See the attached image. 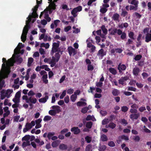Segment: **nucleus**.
Returning <instances> with one entry per match:
<instances>
[{"mask_svg":"<svg viewBox=\"0 0 151 151\" xmlns=\"http://www.w3.org/2000/svg\"><path fill=\"white\" fill-rule=\"evenodd\" d=\"M37 4L32 9V13L29 14L28 17L27 18V20L26 21V25L24 28L21 36V39L23 42H24L26 39L28 31V28L29 27V23L31 21H32V23H33L35 21V19H32V18H35L38 17V15L37 14L36 12L38 7V4L40 3V2L38 0H37Z\"/></svg>","mask_w":151,"mask_h":151,"instance_id":"f257e3e1","label":"nucleus"},{"mask_svg":"<svg viewBox=\"0 0 151 151\" xmlns=\"http://www.w3.org/2000/svg\"><path fill=\"white\" fill-rule=\"evenodd\" d=\"M17 54L14 53L12 58L9 59L6 66L5 63L2 64V70H4V73L9 74L10 72V67L13 65L14 63L16 62L17 64L21 63L22 61V59L19 57H15Z\"/></svg>","mask_w":151,"mask_h":151,"instance_id":"f03ea898","label":"nucleus"},{"mask_svg":"<svg viewBox=\"0 0 151 151\" xmlns=\"http://www.w3.org/2000/svg\"><path fill=\"white\" fill-rule=\"evenodd\" d=\"M55 8V4H50L47 8H46L43 12H41L40 16V17L41 18V17L43 14L44 15V18L48 22H50L51 20V18L49 17L48 13L49 12V14L51 13L53 10H54Z\"/></svg>","mask_w":151,"mask_h":151,"instance_id":"7ed1b4c3","label":"nucleus"},{"mask_svg":"<svg viewBox=\"0 0 151 151\" xmlns=\"http://www.w3.org/2000/svg\"><path fill=\"white\" fill-rule=\"evenodd\" d=\"M13 92L12 89H8L6 90H2L1 91V99L2 100L5 97L8 98L12 96V93Z\"/></svg>","mask_w":151,"mask_h":151,"instance_id":"20e7f679","label":"nucleus"},{"mask_svg":"<svg viewBox=\"0 0 151 151\" xmlns=\"http://www.w3.org/2000/svg\"><path fill=\"white\" fill-rule=\"evenodd\" d=\"M4 70H2V67L0 71V90L2 89L4 84V78L7 77L9 74L4 73Z\"/></svg>","mask_w":151,"mask_h":151,"instance_id":"39448f33","label":"nucleus"},{"mask_svg":"<svg viewBox=\"0 0 151 151\" xmlns=\"http://www.w3.org/2000/svg\"><path fill=\"white\" fill-rule=\"evenodd\" d=\"M82 8L81 6H78L74 8L72 11L71 13L72 14L74 17H76L77 16V13L81 11Z\"/></svg>","mask_w":151,"mask_h":151,"instance_id":"423d86ee","label":"nucleus"},{"mask_svg":"<svg viewBox=\"0 0 151 151\" xmlns=\"http://www.w3.org/2000/svg\"><path fill=\"white\" fill-rule=\"evenodd\" d=\"M48 92H46L45 93H44V95H45L44 97L40 99H39V102L41 103H45L48 99L49 96H48Z\"/></svg>","mask_w":151,"mask_h":151,"instance_id":"0eeeda50","label":"nucleus"},{"mask_svg":"<svg viewBox=\"0 0 151 151\" xmlns=\"http://www.w3.org/2000/svg\"><path fill=\"white\" fill-rule=\"evenodd\" d=\"M109 6V5L107 4H104L100 7V12L102 13H105L107 10V8Z\"/></svg>","mask_w":151,"mask_h":151,"instance_id":"6e6552de","label":"nucleus"},{"mask_svg":"<svg viewBox=\"0 0 151 151\" xmlns=\"http://www.w3.org/2000/svg\"><path fill=\"white\" fill-rule=\"evenodd\" d=\"M59 46V44L58 43L54 42L52 44V54L55 52L58 51V47Z\"/></svg>","mask_w":151,"mask_h":151,"instance_id":"1a4fd4ad","label":"nucleus"},{"mask_svg":"<svg viewBox=\"0 0 151 151\" xmlns=\"http://www.w3.org/2000/svg\"><path fill=\"white\" fill-rule=\"evenodd\" d=\"M69 54L70 56L74 55L77 53L76 50L72 47H69L68 48Z\"/></svg>","mask_w":151,"mask_h":151,"instance_id":"9d476101","label":"nucleus"},{"mask_svg":"<svg viewBox=\"0 0 151 151\" xmlns=\"http://www.w3.org/2000/svg\"><path fill=\"white\" fill-rule=\"evenodd\" d=\"M129 77L128 76L122 77L119 80V83L122 85H126V83H125V81L129 79Z\"/></svg>","mask_w":151,"mask_h":151,"instance_id":"9b49d317","label":"nucleus"},{"mask_svg":"<svg viewBox=\"0 0 151 151\" xmlns=\"http://www.w3.org/2000/svg\"><path fill=\"white\" fill-rule=\"evenodd\" d=\"M24 46V45H23L22 44V43L20 44V43H19L17 47L15 48L14 50V53L16 54H19L20 49Z\"/></svg>","mask_w":151,"mask_h":151,"instance_id":"f8f14e48","label":"nucleus"},{"mask_svg":"<svg viewBox=\"0 0 151 151\" xmlns=\"http://www.w3.org/2000/svg\"><path fill=\"white\" fill-rule=\"evenodd\" d=\"M4 113L3 114V117H7L10 114V111L9 110V108L7 106H6L3 108Z\"/></svg>","mask_w":151,"mask_h":151,"instance_id":"ddd939ff","label":"nucleus"},{"mask_svg":"<svg viewBox=\"0 0 151 151\" xmlns=\"http://www.w3.org/2000/svg\"><path fill=\"white\" fill-rule=\"evenodd\" d=\"M58 59L56 60L55 58L53 56L52 58H50V64L51 67H53L55 66L56 62H58Z\"/></svg>","mask_w":151,"mask_h":151,"instance_id":"4468645a","label":"nucleus"},{"mask_svg":"<svg viewBox=\"0 0 151 151\" xmlns=\"http://www.w3.org/2000/svg\"><path fill=\"white\" fill-rule=\"evenodd\" d=\"M140 116L139 113H135L131 114L129 116L130 118L134 121V120H137Z\"/></svg>","mask_w":151,"mask_h":151,"instance_id":"2eb2a0df","label":"nucleus"},{"mask_svg":"<svg viewBox=\"0 0 151 151\" xmlns=\"http://www.w3.org/2000/svg\"><path fill=\"white\" fill-rule=\"evenodd\" d=\"M51 108L56 114L58 113L61 111L60 107L58 106H53L51 107Z\"/></svg>","mask_w":151,"mask_h":151,"instance_id":"dca6fc26","label":"nucleus"},{"mask_svg":"<svg viewBox=\"0 0 151 151\" xmlns=\"http://www.w3.org/2000/svg\"><path fill=\"white\" fill-rule=\"evenodd\" d=\"M42 121V119H39L36 120L35 121V123H36V126L35 127L36 129H38L40 128L42 125L40 123Z\"/></svg>","mask_w":151,"mask_h":151,"instance_id":"f3484780","label":"nucleus"},{"mask_svg":"<svg viewBox=\"0 0 151 151\" xmlns=\"http://www.w3.org/2000/svg\"><path fill=\"white\" fill-rule=\"evenodd\" d=\"M32 128L30 124L29 123H27L25 126V128H24L23 132L24 133H25L29 131V129Z\"/></svg>","mask_w":151,"mask_h":151,"instance_id":"a211bd4d","label":"nucleus"},{"mask_svg":"<svg viewBox=\"0 0 151 151\" xmlns=\"http://www.w3.org/2000/svg\"><path fill=\"white\" fill-rule=\"evenodd\" d=\"M37 101L36 98L30 97L29 98V99L27 100V103H32L35 104L36 103Z\"/></svg>","mask_w":151,"mask_h":151,"instance_id":"6ab92c4d","label":"nucleus"},{"mask_svg":"<svg viewBox=\"0 0 151 151\" xmlns=\"http://www.w3.org/2000/svg\"><path fill=\"white\" fill-rule=\"evenodd\" d=\"M71 131L74 134H78L80 132V130L78 127H73L71 128Z\"/></svg>","mask_w":151,"mask_h":151,"instance_id":"aec40b11","label":"nucleus"},{"mask_svg":"<svg viewBox=\"0 0 151 151\" xmlns=\"http://www.w3.org/2000/svg\"><path fill=\"white\" fill-rule=\"evenodd\" d=\"M126 68V66L124 64L121 65V64H119L118 67V69L119 70L120 73L122 72V70H125Z\"/></svg>","mask_w":151,"mask_h":151,"instance_id":"412c9836","label":"nucleus"},{"mask_svg":"<svg viewBox=\"0 0 151 151\" xmlns=\"http://www.w3.org/2000/svg\"><path fill=\"white\" fill-rule=\"evenodd\" d=\"M140 71L139 69L137 67H135L133 69V74L134 76H136L138 75Z\"/></svg>","mask_w":151,"mask_h":151,"instance_id":"4be33fe9","label":"nucleus"},{"mask_svg":"<svg viewBox=\"0 0 151 151\" xmlns=\"http://www.w3.org/2000/svg\"><path fill=\"white\" fill-rule=\"evenodd\" d=\"M132 16L134 18L136 19L137 20H138L141 18L142 16L138 13L135 12L134 14H133Z\"/></svg>","mask_w":151,"mask_h":151,"instance_id":"5701e85b","label":"nucleus"},{"mask_svg":"<svg viewBox=\"0 0 151 151\" xmlns=\"http://www.w3.org/2000/svg\"><path fill=\"white\" fill-rule=\"evenodd\" d=\"M106 55V53L104 52V50L102 49H101L99 51L97 55L99 56L102 57Z\"/></svg>","mask_w":151,"mask_h":151,"instance_id":"b1692460","label":"nucleus"},{"mask_svg":"<svg viewBox=\"0 0 151 151\" xmlns=\"http://www.w3.org/2000/svg\"><path fill=\"white\" fill-rule=\"evenodd\" d=\"M151 41V33H147L145 37V41L148 42Z\"/></svg>","mask_w":151,"mask_h":151,"instance_id":"393cba45","label":"nucleus"},{"mask_svg":"<svg viewBox=\"0 0 151 151\" xmlns=\"http://www.w3.org/2000/svg\"><path fill=\"white\" fill-rule=\"evenodd\" d=\"M60 142L59 140H57L53 142L52 143V146L54 147H57Z\"/></svg>","mask_w":151,"mask_h":151,"instance_id":"a878e982","label":"nucleus"},{"mask_svg":"<svg viewBox=\"0 0 151 151\" xmlns=\"http://www.w3.org/2000/svg\"><path fill=\"white\" fill-rule=\"evenodd\" d=\"M131 0L132 1L130 2V1H129V0H128V2L131 4H132L134 5L138 6L139 2L137 1L136 0Z\"/></svg>","mask_w":151,"mask_h":151,"instance_id":"bb28decb","label":"nucleus"},{"mask_svg":"<svg viewBox=\"0 0 151 151\" xmlns=\"http://www.w3.org/2000/svg\"><path fill=\"white\" fill-rule=\"evenodd\" d=\"M47 78V74H45L43 75L42 77V80L44 83L45 84H47L48 82V81Z\"/></svg>","mask_w":151,"mask_h":151,"instance_id":"cd10ccee","label":"nucleus"},{"mask_svg":"<svg viewBox=\"0 0 151 151\" xmlns=\"http://www.w3.org/2000/svg\"><path fill=\"white\" fill-rule=\"evenodd\" d=\"M30 141H24L22 144V146L24 148L27 146L30 145Z\"/></svg>","mask_w":151,"mask_h":151,"instance_id":"c85d7f7f","label":"nucleus"},{"mask_svg":"<svg viewBox=\"0 0 151 151\" xmlns=\"http://www.w3.org/2000/svg\"><path fill=\"white\" fill-rule=\"evenodd\" d=\"M138 6L132 5L130 6L129 9L130 10H134V11H136L138 9Z\"/></svg>","mask_w":151,"mask_h":151,"instance_id":"c756f323","label":"nucleus"},{"mask_svg":"<svg viewBox=\"0 0 151 151\" xmlns=\"http://www.w3.org/2000/svg\"><path fill=\"white\" fill-rule=\"evenodd\" d=\"M86 105V103L83 101H78L77 103V105L78 106H83Z\"/></svg>","mask_w":151,"mask_h":151,"instance_id":"7c9ffc66","label":"nucleus"},{"mask_svg":"<svg viewBox=\"0 0 151 151\" xmlns=\"http://www.w3.org/2000/svg\"><path fill=\"white\" fill-rule=\"evenodd\" d=\"M49 45L48 43L45 44L42 43L40 44V47H45L46 49H47L49 47Z\"/></svg>","mask_w":151,"mask_h":151,"instance_id":"2f4dec72","label":"nucleus"},{"mask_svg":"<svg viewBox=\"0 0 151 151\" xmlns=\"http://www.w3.org/2000/svg\"><path fill=\"white\" fill-rule=\"evenodd\" d=\"M119 14H118L116 13L113 15L112 18L115 21H118L119 20Z\"/></svg>","mask_w":151,"mask_h":151,"instance_id":"473e14b6","label":"nucleus"},{"mask_svg":"<svg viewBox=\"0 0 151 151\" xmlns=\"http://www.w3.org/2000/svg\"><path fill=\"white\" fill-rule=\"evenodd\" d=\"M59 148L61 150H65L67 149V146L65 144H61L59 146Z\"/></svg>","mask_w":151,"mask_h":151,"instance_id":"72a5a7b5","label":"nucleus"},{"mask_svg":"<svg viewBox=\"0 0 151 151\" xmlns=\"http://www.w3.org/2000/svg\"><path fill=\"white\" fill-rule=\"evenodd\" d=\"M109 70L111 73L113 75H115L116 74V71L114 68H110Z\"/></svg>","mask_w":151,"mask_h":151,"instance_id":"f704fd0d","label":"nucleus"},{"mask_svg":"<svg viewBox=\"0 0 151 151\" xmlns=\"http://www.w3.org/2000/svg\"><path fill=\"white\" fill-rule=\"evenodd\" d=\"M35 142L38 144L39 145L41 146L44 144V142L43 141H40L38 139H36L35 140Z\"/></svg>","mask_w":151,"mask_h":151,"instance_id":"c9c22d12","label":"nucleus"},{"mask_svg":"<svg viewBox=\"0 0 151 151\" xmlns=\"http://www.w3.org/2000/svg\"><path fill=\"white\" fill-rule=\"evenodd\" d=\"M107 136L104 134H103L101 136V139L103 141H106L107 140Z\"/></svg>","mask_w":151,"mask_h":151,"instance_id":"e433bc0d","label":"nucleus"},{"mask_svg":"<svg viewBox=\"0 0 151 151\" xmlns=\"http://www.w3.org/2000/svg\"><path fill=\"white\" fill-rule=\"evenodd\" d=\"M22 140L23 141H29L30 136L29 135L25 136L22 138Z\"/></svg>","mask_w":151,"mask_h":151,"instance_id":"4c0bfd02","label":"nucleus"},{"mask_svg":"<svg viewBox=\"0 0 151 151\" xmlns=\"http://www.w3.org/2000/svg\"><path fill=\"white\" fill-rule=\"evenodd\" d=\"M129 36L132 40H134L135 39V38L134 37V34L133 32H129Z\"/></svg>","mask_w":151,"mask_h":151,"instance_id":"58836bf2","label":"nucleus"},{"mask_svg":"<svg viewBox=\"0 0 151 151\" xmlns=\"http://www.w3.org/2000/svg\"><path fill=\"white\" fill-rule=\"evenodd\" d=\"M92 123L91 122H88L86 123V127L88 129H90L92 127Z\"/></svg>","mask_w":151,"mask_h":151,"instance_id":"ea45409f","label":"nucleus"},{"mask_svg":"<svg viewBox=\"0 0 151 151\" xmlns=\"http://www.w3.org/2000/svg\"><path fill=\"white\" fill-rule=\"evenodd\" d=\"M116 126V124L113 122H110L109 124V127L112 129L114 128Z\"/></svg>","mask_w":151,"mask_h":151,"instance_id":"a19ab883","label":"nucleus"},{"mask_svg":"<svg viewBox=\"0 0 151 151\" xmlns=\"http://www.w3.org/2000/svg\"><path fill=\"white\" fill-rule=\"evenodd\" d=\"M77 98V96L76 94L72 95L70 97V99L71 101L74 102L76 100Z\"/></svg>","mask_w":151,"mask_h":151,"instance_id":"79ce46f5","label":"nucleus"},{"mask_svg":"<svg viewBox=\"0 0 151 151\" xmlns=\"http://www.w3.org/2000/svg\"><path fill=\"white\" fill-rule=\"evenodd\" d=\"M119 93V91L116 89H114L112 91V94L114 96H117Z\"/></svg>","mask_w":151,"mask_h":151,"instance_id":"37998d69","label":"nucleus"},{"mask_svg":"<svg viewBox=\"0 0 151 151\" xmlns=\"http://www.w3.org/2000/svg\"><path fill=\"white\" fill-rule=\"evenodd\" d=\"M51 40V38L50 37L48 36L47 35H45L44 38V41H46L47 40L48 41H50Z\"/></svg>","mask_w":151,"mask_h":151,"instance_id":"c03bdc74","label":"nucleus"},{"mask_svg":"<svg viewBox=\"0 0 151 151\" xmlns=\"http://www.w3.org/2000/svg\"><path fill=\"white\" fill-rule=\"evenodd\" d=\"M87 67H88V71H92L94 69V67H93V66L91 64H88L87 65Z\"/></svg>","mask_w":151,"mask_h":151,"instance_id":"a18cd8bd","label":"nucleus"},{"mask_svg":"<svg viewBox=\"0 0 151 151\" xmlns=\"http://www.w3.org/2000/svg\"><path fill=\"white\" fill-rule=\"evenodd\" d=\"M33 61V59L32 58H30L28 59L27 63V65L28 66H30L31 64L32 63Z\"/></svg>","mask_w":151,"mask_h":151,"instance_id":"49530a36","label":"nucleus"},{"mask_svg":"<svg viewBox=\"0 0 151 151\" xmlns=\"http://www.w3.org/2000/svg\"><path fill=\"white\" fill-rule=\"evenodd\" d=\"M55 134V133L54 132H49L48 133V134L47 135V137L49 139H50Z\"/></svg>","mask_w":151,"mask_h":151,"instance_id":"de8ad7c7","label":"nucleus"},{"mask_svg":"<svg viewBox=\"0 0 151 151\" xmlns=\"http://www.w3.org/2000/svg\"><path fill=\"white\" fill-rule=\"evenodd\" d=\"M51 119L52 117L51 116H46L44 117L43 119V120L44 121H49Z\"/></svg>","mask_w":151,"mask_h":151,"instance_id":"09e8293b","label":"nucleus"},{"mask_svg":"<svg viewBox=\"0 0 151 151\" xmlns=\"http://www.w3.org/2000/svg\"><path fill=\"white\" fill-rule=\"evenodd\" d=\"M101 29L103 32V33L105 34H106L107 32V30L106 28L105 27L104 25H103L101 27Z\"/></svg>","mask_w":151,"mask_h":151,"instance_id":"8fccbe9b","label":"nucleus"},{"mask_svg":"<svg viewBox=\"0 0 151 151\" xmlns=\"http://www.w3.org/2000/svg\"><path fill=\"white\" fill-rule=\"evenodd\" d=\"M85 139L86 141L88 143H90L92 139L89 136H86L85 138Z\"/></svg>","mask_w":151,"mask_h":151,"instance_id":"3c124183","label":"nucleus"},{"mask_svg":"<svg viewBox=\"0 0 151 151\" xmlns=\"http://www.w3.org/2000/svg\"><path fill=\"white\" fill-rule=\"evenodd\" d=\"M12 101L15 103H18L19 102L20 99L14 97Z\"/></svg>","mask_w":151,"mask_h":151,"instance_id":"603ef678","label":"nucleus"},{"mask_svg":"<svg viewBox=\"0 0 151 151\" xmlns=\"http://www.w3.org/2000/svg\"><path fill=\"white\" fill-rule=\"evenodd\" d=\"M122 111L124 112H126L128 111V108L127 106H123L121 107Z\"/></svg>","mask_w":151,"mask_h":151,"instance_id":"864d4df0","label":"nucleus"},{"mask_svg":"<svg viewBox=\"0 0 151 151\" xmlns=\"http://www.w3.org/2000/svg\"><path fill=\"white\" fill-rule=\"evenodd\" d=\"M88 109V108L85 107L83 108L81 110V112L84 114L86 113Z\"/></svg>","mask_w":151,"mask_h":151,"instance_id":"5fc2aeb1","label":"nucleus"},{"mask_svg":"<svg viewBox=\"0 0 151 151\" xmlns=\"http://www.w3.org/2000/svg\"><path fill=\"white\" fill-rule=\"evenodd\" d=\"M20 116L19 115L15 116L13 117L14 121L16 122H18Z\"/></svg>","mask_w":151,"mask_h":151,"instance_id":"6e6d98bb","label":"nucleus"},{"mask_svg":"<svg viewBox=\"0 0 151 151\" xmlns=\"http://www.w3.org/2000/svg\"><path fill=\"white\" fill-rule=\"evenodd\" d=\"M66 94V90H64L62 94L60 95V99H63L64 97L65 96Z\"/></svg>","mask_w":151,"mask_h":151,"instance_id":"4d7b16f0","label":"nucleus"},{"mask_svg":"<svg viewBox=\"0 0 151 151\" xmlns=\"http://www.w3.org/2000/svg\"><path fill=\"white\" fill-rule=\"evenodd\" d=\"M3 103H0V115H1L3 113V109H2V106Z\"/></svg>","mask_w":151,"mask_h":151,"instance_id":"13d9d810","label":"nucleus"},{"mask_svg":"<svg viewBox=\"0 0 151 151\" xmlns=\"http://www.w3.org/2000/svg\"><path fill=\"white\" fill-rule=\"evenodd\" d=\"M49 114L51 116H55L56 114L53 109L50 110Z\"/></svg>","mask_w":151,"mask_h":151,"instance_id":"bf43d9fd","label":"nucleus"},{"mask_svg":"<svg viewBox=\"0 0 151 151\" xmlns=\"http://www.w3.org/2000/svg\"><path fill=\"white\" fill-rule=\"evenodd\" d=\"M106 146L104 145H102L99 147V151H103L105 150Z\"/></svg>","mask_w":151,"mask_h":151,"instance_id":"052dcab7","label":"nucleus"},{"mask_svg":"<svg viewBox=\"0 0 151 151\" xmlns=\"http://www.w3.org/2000/svg\"><path fill=\"white\" fill-rule=\"evenodd\" d=\"M40 52L41 55H45V51L42 47H40L39 50Z\"/></svg>","mask_w":151,"mask_h":151,"instance_id":"680f3d73","label":"nucleus"},{"mask_svg":"<svg viewBox=\"0 0 151 151\" xmlns=\"http://www.w3.org/2000/svg\"><path fill=\"white\" fill-rule=\"evenodd\" d=\"M128 14V12L127 11L124 10H122L121 13V15L123 17H125Z\"/></svg>","mask_w":151,"mask_h":151,"instance_id":"e2e57ef3","label":"nucleus"},{"mask_svg":"<svg viewBox=\"0 0 151 151\" xmlns=\"http://www.w3.org/2000/svg\"><path fill=\"white\" fill-rule=\"evenodd\" d=\"M129 112L131 113L132 114L137 113V110L136 109H130Z\"/></svg>","mask_w":151,"mask_h":151,"instance_id":"0e129e2a","label":"nucleus"},{"mask_svg":"<svg viewBox=\"0 0 151 151\" xmlns=\"http://www.w3.org/2000/svg\"><path fill=\"white\" fill-rule=\"evenodd\" d=\"M91 148V146L89 144L87 145L86 148V151H90Z\"/></svg>","mask_w":151,"mask_h":151,"instance_id":"69168bd1","label":"nucleus"},{"mask_svg":"<svg viewBox=\"0 0 151 151\" xmlns=\"http://www.w3.org/2000/svg\"><path fill=\"white\" fill-rule=\"evenodd\" d=\"M108 145L110 147H113L115 145V144L113 141H110L108 142Z\"/></svg>","mask_w":151,"mask_h":151,"instance_id":"338daca9","label":"nucleus"},{"mask_svg":"<svg viewBox=\"0 0 151 151\" xmlns=\"http://www.w3.org/2000/svg\"><path fill=\"white\" fill-rule=\"evenodd\" d=\"M121 123L123 124H124L126 125L127 124V122L124 119H121Z\"/></svg>","mask_w":151,"mask_h":151,"instance_id":"774afa93","label":"nucleus"}]
</instances>
